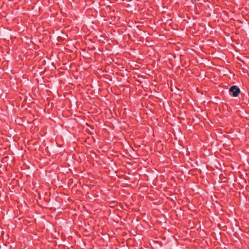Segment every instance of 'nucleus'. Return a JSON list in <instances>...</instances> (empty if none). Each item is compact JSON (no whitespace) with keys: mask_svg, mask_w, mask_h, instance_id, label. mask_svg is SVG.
<instances>
[{"mask_svg":"<svg viewBox=\"0 0 249 249\" xmlns=\"http://www.w3.org/2000/svg\"><path fill=\"white\" fill-rule=\"evenodd\" d=\"M229 92L231 95L233 97H236L238 96V94L240 92V89L235 85L231 86L229 89Z\"/></svg>","mask_w":249,"mask_h":249,"instance_id":"f257e3e1","label":"nucleus"}]
</instances>
